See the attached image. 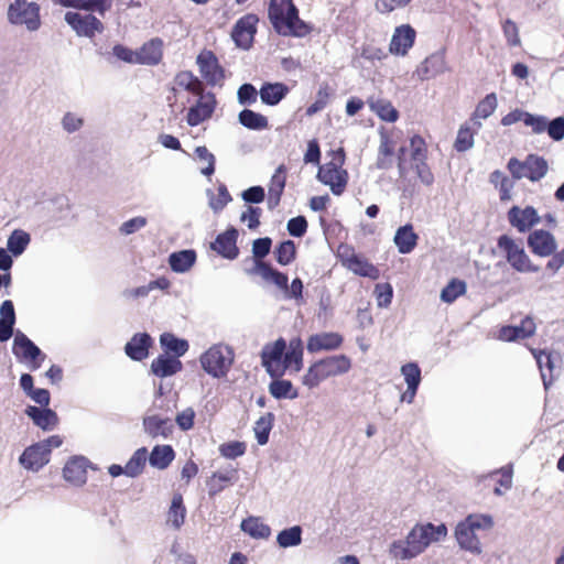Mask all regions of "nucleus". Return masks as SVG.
I'll list each match as a JSON object with an SVG mask.
<instances>
[{"label":"nucleus","instance_id":"f257e3e1","mask_svg":"<svg viewBox=\"0 0 564 564\" xmlns=\"http://www.w3.org/2000/svg\"><path fill=\"white\" fill-rule=\"evenodd\" d=\"M268 17L274 30L284 36H305L311 28L299 18V10L292 0H270Z\"/></svg>","mask_w":564,"mask_h":564},{"label":"nucleus","instance_id":"f03ea898","mask_svg":"<svg viewBox=\"0 0 564 564\" xmlns=\"http://www.w3.org/2000/svg\"><path fill=\"white\" fill-rule=\"evenodd\" d=\"M350 369L351 360L348 356H329L311 365L302 381L304 386L313 389L327 378L345 375Z\"/></svg>","mask_w":564,"mask_h":564},{"label":"nucleus","instance_id":"7ed1b4c3","mask_svg":"<svg viewBox=\"0 0 564 564\" xmlns=\"http://www.w3.org/2000/svg\"><path fill=\"white\" fill-rule=\"evenodd\" d=\"M234 360V349L223 343L214 344L199 357V362L204 371L215 379L225 378Z\"/></svg>","mask_w":564,"mask_h":564},{"label":"nucleus","instance_id":"20e7f679","mask_svg":"<svg viewBox=\"0 0 564 564\" xmlns=\"http://www.w3.org/2000/svg\"><path fill=\"white\" fill-rule=\"evenodd\" d=\"M40 11V6L34 1L13 0L7 8V21L10 25L36 32L42 25Z\"/></svg>","mask_w":564,"mask_h":564},{"label":"nucleus","instance_id":"39448f33","mask_svg":"<svg viewBox=\"0 0 564 564\" xmlns=\"http://www.w3.org/2000/svg\"><path fill=\"white\" fill-rule=\"evenodd\" d=\"M447 535L445 524L434 525L432 523L416 524L408 533V543L412 545L416 556L425 551L433 542H440Z\"/></svg>","mask_w":564,"mask_h":564},{"label":"nucleus","instance_id":"423d86ee","mask_svg":"<svg viewBox=\"0 0 564 564\" xmlns=\"http://www.w3.org/2000/svg\"><path fill=\"white\" fill-rule=\"evenodd\" d=\"M498 248L505 253L508 263L519 272H538L539 267L532 264L524 249L516 243L508 235H502L497 241Z\"/></svg>","mask_w":564,"mask_h":564},{"label":"nucleus","instance_id":"0eeeda50","mask_svg":"<svg viewBox=\"0 0 564 564\" xmlns=\"http://www.w3.org/2000/svg\"><path fill=\"white\" fill-rule=\"evenodd\" d=\"M412 169L415 171L421 183L431 186L434 183V175L426 163L427 150L422 137L415 134L410 140Z\"/></svg>","mask_w":564,"mask_h":564},{"label":"nucleus","instance_id":"6e6552de","mask_svg":"<svg viewBox=\"0 0 564 564\" xmlns=\"http://www.w3.org/2000/svg\"><path fill=\"white\" fill-rule=\"evenodd\" d=\"M343 162L344 158L338 163L328 162L319 166L317 172V180L329 186L332 193L337 196L344 193L348 182V173L341 169Z\"/></svg>","mask_w":564,"mask_h":564},{"label":"nucleus","instance_id":"1a4fd4ad","mask_svg":"<svg viewBox=\"0 0 564 564\" xmlns=\"http://www.w3.org/2000/svg\"><path fill=\"white\" fill-rule=\"evenodd\" d=\"M286 349V341L283 338L276 339L273 344H268L261 351V364L271 378H281L283 376L282 359Z\"/></svg>","mask_w":564,"mask_h":564},{"label":"nucleus","instance_id":"9d476101","mask_svg":"<svg viewBox=\"0 0 564 564\" xmlns=\"http://www.w3.org/2000/svg\"><path fill=\"white\" fill-rule=\"evenodd\" d=\"M12 352L18 359L32 362L33 370L40 368L41 361L45 359L42 350L21 330L14 334Z\"/></svg>","mask_w":564,"mask_h":564},{"label":"nucleus","instance_id":"9b49d317","mask_svg":"<svg viewBox=\"0 0 564 564\" xmlns=\"http://www.w3.org/2000/svg\"><path fill=\"white\" fill-rule=\"evenodd\" d=\"M65 21L78 36H86L90 40L95 37L96 33H101L105 29L102 22L93 14L69 11L65 14Z\"/></svg>","mask_w":564,"mask_h":564},{"label":"nucleus","instance_id":"f8f14e48","mask_svg":"<svg viewBox=\"0 0 564 564\" xmlns=\"http://www.w3.org/2000/svg\"><path fill=\"white\" fill-rule=\"evenodd\" d=\"M199 73L206 83L210 86L221 85L225 74L219 65L216 55L212 51H202L196 58Z\"/></svg>","mask_w":564,"mask_h":564},{"label":"nucleus","instance_id":"ddd939ff","mask_svg":"<svg viewBox=\"0 0 564 564\" xmlns=\"http://www.w3.org/2000/svg\"><path fill=\"white\" fill-rule=\"evenodd\" d=\"M259 19L256 14L249 13L241 17L234 25L231 37L236 45L240 48L248 50L257 33V24Z\"/></svg>","mask_w":564,"mask_h":564},{"label":"nucleus","instance_id":"4468645a","mask_svg":"<svg viewBox=\"0 0 564 564\" xmlns=\"http://www.w3.org/2000/svg\"><path fill=\"white\" fill-rule=\"evenodd\" d=\"M199 99L197 102L192 106L188 109L187 116H186V122L191 127H196L204 122L205 120L209 119L216 108V98L213 93H202V95H198Z\"/></svg>","mask_w":564,"mask_h":564},{"label":"nucleus","instance_id":"2eb2a0df","mask_svg":"<svg viewBox=\"0 0 564 564\" xmlns=\"http://www.w3.org/2000/svg\"><path fill=\"white\" fill-rule=\"evenodd\" d=\"M344 343V337L339 333L323 332L311 335L307 339L306 349L311 354L319 351H332L338 349Z\"/></svg>","mask_w":564,"mask_h":564},{"label":"nucleus","instance_id":"dca6fc26","mask_svg":"<svg viewBox=\"0 0 564 564\" xmlns=\"http://www.w3.org/2000/svg\"><path fill=\"white\" fill-rule=\"evenodd\" d=\"M528 246L539 257H549L557 248L554 236L543 229L534 230L528 236Z\"/></svg>","mask_w":564,"mask_h":564},{"label":"nucleus","instance_id":"f3484780","mask_svg":"<svg viewBox=\"0 0 564 564\" xmlns=\"http://www.w3.org/2000/svg\"><path fill=\"white\" fill-rule=\"evenodd\" d=\"M238 230L234 227L219 234L210 245L212 249L226 259L234 260L238 257L237 247Z\"/></svg>","mask_w":564,"mask_h":564},{"label":"nucleus","instance_id":"a211bd4d","mask_svg":"<svg viewBox=\"0 0 564 564\" xmlns=\"http://www.w3.org/2000/svg\"><path fill=\"white\" fill-rule=\"evenodd\" d=\"M39 443L26 447L19 457L20 465L26 470L37 473L50 462V456Z\"/></svg>","mask_w":564,"mask_h":564},{"label":"nucleus","instance_id":"6ab92c4d","mask_svg":"<svg viewBox=\"0 0 564 564\" xmlns=\"http://www.w3.org/2000/svg\"><path fill=\"white\" fill-rule=\"evenodd\" d=\"M447 69L445 54L442 51L427 56L416 68V75L421 80L434 78Z\"/></svg>","mask_w":564,"mask_h":564},{"label":"nucleus","instance_id":"aec40b11","mask_svg":"<svg viewBox=\"0 0 564 564\" xmlns=\"http://www.w3.org/2000/svg\"><path fill=\"white\" fill-rule=\"evenodd\" d=\"M508 219L520 232L530 230L540 220L536 210L531 206L523 209L518 206L511 207L508 212Z\"/></svg>","mask_w":564,"mask_h":564},{"label":"nucleus","instance_id":"412c9836","mask_svg":"<svg viewBox=\"0 0 564 564\" xmlns=\"http://www.w3.org/2000/svg\"><path fill=\"white\" fill-rule=\"evenodd\" d=\"M88 459L83 456L72 457L63 468L64 479L73 486H83L87 480Z\"/></svg>","mask_w":564,"mask_h":564},{"label":"nucleus","instance_id":"4be33fe9","mask_svg":"<svg viewBox=\"0 0 564 564\" xmlns=\"http://www.w3.org/2000/svg\"><path fill=\"white\" fill-rule=\"evenodd\" d=\"M415 35V30L411 25L398 26L390 42V52L397 55H405L413 46Z\"/></svg>","mask_w":564,"mask_h":564},{"label":"nucleus","instance_id":"5701e85b","mask_svg":"<svg viewBox=\"0 0 564 564\" xmlns=\"http://www.w3.org/2000/svg\"><path fill=\"white\" fill-rule=\"evenodd\" d=\"M535 332V324L530 316H525L520 325L503 326L499 330V339L505 341H513L524 339L532 336Z\"/></svg>","mask_w":564,"mask_h":564},{"label":"nucleus","instance_id":"b1692460","mask_svg":"<svg viewBox=\"0 0 564 564\" xmlns=\"http://www.w3.org/2000/svg\"><path fill=\"white\" fill-rule=\"evenodd\" d=\"M151 345L152 338L148 333H138L126 344L124 352L132 360L141 361L148 357Z\"/></svg>","mask_w":564,"mask_h":564},{"label":"nucleus","instance_id":"393cba45","mask_svg":"<svg viewBox=\"0 0 564 564\" xmlns=\"http://www.w3.org/2000/svg\"><path fill=\"white\" fill-rule=\"evenodd\" d=\"M25 414L33 421V423L43 431H52L58 423V416L55 411L50 408H37L29 405L25 409Z\"/></svg>","mask_w":564,"mask_h":564},{"label":"nucleus","instance_id":"a878e982","mask_svg":"<svg viewBox=\"0 0 564 564\" xmlns=\"http://www.w3.org/2000/svg\"><path fill=\"white\" fill-rule=\"evenodd\" d=\"M143 429L152 438H167L173 432V423L169 417L148 415L143 417Z\"/></svg>","mask_w":564,"mask_h":564},{"label":"nucleus","instance_id":"bb28decb","mask_svg":"<svg viewBox=\"0 0 564 564\" xmlns=\"http://www.w3.org/2000/svg\"><path fill=\"white\" fill-rule=\"evenodd\" d=\"M285 172L286 169L284 165H280L274 174L271 177L269 191H268V208L270 210H273L275 207L279 206L281 196L283 194L284 187H285Z\"/></svg>","mask_w":564,"mask_h":564},{"label":"nucleus","instance_id":"cd10ccee","mask_svg":"<svg viewBox=\"0 0 564 564\" xmlns=\"http://www.w3.org/2000/svg\"><path fill=\"white\" fill-rule=\"evenodd\" d=\"M182 370L180 359L167 354H162L152 360L151 371L161 378L170 377Z\"/></svg>","mask_w":564,"mask_h":564},{"label":"nucleus","instance_id":"c85d7f7f","mask_svg":"<svg viewBox=\"0 0 564 564\" xmlns=\"http://www.w3.org/2000/svg\"><path fill=\"white\" fill-rule=\"evenodd\" d=\"M283 373L286 369H293L294 371H300L303 367V346L301 339H292L289 344L288 349H285L283 359Z\"/></svg>","mask_w":564,"mask_h":564},{"label":"nucleus","instance_id":"c756f323","mask_svg":"<svg viewBox=\"0 0 564 564\" xmlns=\"http://www.w3.org/2000/svg\"><path fill=\"white\" fill-rule=\"evenodd\" d=\"M237 480V469L229 468L223 471H215L207 480L208 495L214 497L221 492L226 484H234Z\"/></svg>","mask_w":564,"mask_h":564},{"label":"nucleus","instance_id":"7c9ffc66","mask_svg":"<svg viewBox=\"0 0 564 564\" xmlns=\"http://www.w3.org/2000/svg\"><path fill=\"white\" fill-rule=\"evenodd\" d=\"M196 262V252L193 249H185L176 252H172L169 256V264L171 270L176 273H185Z\"/></svg>","mask_w":564,"mask_h":564},{"label":"nucleus","instance_id":"2f4dec72","mask_svg":"<svg viewBox=\"0 0 564 564\" xmlns=\"http://www.w3.org/2000/svg\"><path fill=\"white\" fill-rule=\"evenodd\" d=\"M393 241L400 253H410L417 243V235L411 224L398 228Z\"/></svg>","mask_w":564,"mask_h":564},{"label":"nucleus","instance_id":"473e14b6","mask_svg":"<svg viewBox=\"0 0 564 564\" xmlns=\"http://www.w3.org/2000/svg\"><path fill=\"white\" fill-rule=\"evenodd\" d=\"M162 42L160 40H151L143 44L137 51V64L141 65H156L162 58Z\"/></svg>","mask_w":564,"mask_h":564},{"label":"nucleus","instance_id":"72a5a7b5","mask_svg":"<svg viewBox=\"0 0 564 564\" xmlns=\"http://www.w3.org/2000/svg\"><path fill=\"white\" fill-rule=\"evenodd\" d=\"M456 540L462 549L470 552H480L479 540L475 531L465 521L457 524L455 529Z\"/></svg>","mask_w":564,"mask_h":564},{"label":"nucleus","instance_id":"f704fd0d","mask_svg":"<svg viewBox=\"0 0 564 564\" xmlns=\"http://www.w3.org/2000/svg\"><path fill=\"white\" fill-rule=\"evenodd\" d=\"M288 93V86L282 83H265L260 88L259 95L263 104L274 106L279 104Z\"/></svg>","mask_w":564,"mask_h":564},{"label":"nucleus","instance_id":"c9c22d12","mask_svg":"<svg viewBox=\"0 0 564 564\" xmlns=\"http://www.w3.org/2000/svg\"><path fill=\"white\" fill-rule=\"evenodd\" d=\"M174 457L175 453L171 445H155L150 453L149 463L154 468L165 469Z\"/></svg>","mask_w":564,"mask_h":564},{"label":"nucleus","instance_id":"e433bc0d","mask_svg":"<svg viewBox=\"0 0 564 564\" xmlns=\"http://www.w3.org/2000/svg\"><path fill=\"white\" fill-rule=\"evenodd\" d=\"M524 167H527V178L532 182L543 178L549 170L546 160L535 154H530L525 158Z\"/></svg>","mask_w":564,"mask_h":564},{"label":"nucleus","instance_id":"4c0bfd02","mask_svg":"<svg viewBox=\"0 0 564 564\" xmlns=\"http://www.w3.org/2000/svg\"><path fill=\"white\" fill-rule=\"evenodd\" d=\"M346 265L350 271L360 276L370 278L372 280L379 278L378 268H376L372 263L368 262L367 260L356 254H351L349 258L346 259Z\"/></svg>","mask_w":564,"mask_h":564},{"label":"nucleus","instance_id":"58836bf2","mask_svg":"<svg viewBox=\"0 0 564 564\" xmlns=\"http://www.w3.org/2000/svg\"><path fill=\"white\" fill-rule=\"evenodd\" d=\"M256 271L265 281H271L279 289L288 291L289 278L286 274L273 269L270 264L259 261L256 263Z\"/></svg>","mask_w":564,"mask_h":564},{"label":"nucleus","instance_id":"ea45409f","mask_svg":"<svg viewBox=\"0 0 564 564\" xmlns=\"http://www.w3.org/2000/svg\"><path fill=\"white\" fill-rule=\"evenodd\" d=\"M497 105V96L495 93L488 94L478 102L473 117L474 126L477 130L481 128L479 119H487L490 117L495 112Z\"/></svg>","mask_w":564,"mask_h":564},{"label":"nucleus","instance_id":"a19ab883","mask_svg":"<svg viewBox=\"0 0 564 564\" xmlns=\"http://www.w3.org/2000/svg\"><path fill=\"white\" fill-rule=\"evenodd\" d=\"M531 351H532V355L539 366L543 384H544L545 389H547L550 387V384L552 383V375L551 373L554 368L552 355L544 350L532 349Z\"/></svg>","mask_w":564,"mask_h":564},{"label":"nucleus","instance_id":"79ce46f5","mask_svg":"<svg viewBox=\"0 0 564 564\" xmlns=\"http://www.w3.org/2000/svg\"><path fill=\"white\" fill-rule=\"evenodd\" d=\"M174 83L177 87L194 95H202L204 91L203 82L189 70H182L176 74Z\"/></svg>","mask_w":564,"mask_h":564},{"label":"nucleus","instance_id":"37998d69","mask_svg":"<svg viewBox=\"0 0 564 564\" xmlns=\"http://www.w3.org/2000/svg\"><path fill=\"white\" fill-rule=\"evenodd\" d=\"M367 102L370 109L377 113L381 120L387 122H394L398 120V110L389 100L370 98Z\"/></svg>","mask_w":564,"mask_h":564},{"label":"nucleus","instance_id":"c03bdc74","mask_svg":"<svg viewBox=\"0 0 564 564\" xmlns=\"http://www.w3.org/2000/svg\"><path fill=\"white\" fill-rule=\"evenodd\" d=\"M160 344L167 352H173L175 358L184 356L188 350V341L182 338H177L171 333H163L160 336Z\"/></svg>","mask_w":564,"mask_h":564},{"label":"nucleus","instance_id":"a18cd8bd","mask_svg":"<svg viewBox=\"0 0 564 564\" xmlns=\"http://www.w3.org/2000/svg\"><path fill=\"white\" fill-rule=\"evenodd\" d=\"M270 394L278 399H296L299 397L297 390L294 389L290 380L273 378L269 384Z\"/></svg>","mask_w":564,"mask_h":564},{"label":"nucleus","instance_id":"49530a36","mask_svg":"<svg viewBox=\"0 0 564 564\" xmlns=\"http://www.w3.org/2000/svg\"><path fill=\"white\" fill-rule=\"evenodd\" d=\"M31 241L29 232L22 229H15L11 232L7 241V249L12 256H21Z\"/></svg>","mask_w":564,"mask_h":564},{"label":"nucleus","instance_id":"de8ad7c7","mask_svg":"<svg viewBox=\"0 0 564 564\" xmlns=\"http://www.w3.org/2000/svg\"><path fill=\"white\" fill-rule=\"evenodd\" d=\"M240 527L243 532L254 539H268L271 534L270 527L257 517H249L248 519H245Z\"/></svg>","mask_w":564,"mask_h":564},{"label":"nucleus","instance_id":"09e8293b","mask_svg":"<svg viewBox=\"0 0 564 564\" xmlns=\"http://www.w3.org/2000/svg\"><path fill=\"white\" fill-rule=\"evenodd\" d=\"M239 123L250 130H263L269 126L267 117L250 109H243L238 115Z\"/></svg>","mask_w":564,"mask_h":564},{"label":"nucleus","instance_id":"8fccbe9b","mask_svg":"<svg viewBox=\"0 0 564 564\" xmlns=\"http://www.w3.org/2000/svg\"><path fill=\"white\" fill-rule=\"evenodd\" d=\"M186 508L183 505V497L180 494L173 496L171 507L167 512V523L174 529H180L185 520Z\"/></svg>","mask_w":564,"mask_h":564},{"label":"nucleus","instance_id":"3c124183","mask_svg":"<svg viewBox=\"0 0 564 564\" xmlns=\"http://www.w3.org/2000/svg\"><path fill=\"white\" fill-rule=\"evenodd\" d=\"M148 458V449L145 447L138 448L124 466L126 476L135 478L142 474Z\"/></svg>","mask_w":564,"mask_h":564},{"label":"nucleus","instance_id":"603ef678","mask_svg":"<svg viewBox=\"0 0 564 564\" xmlns=\"http://www.w3.org/2000/svg\"><path fill=\"white\" fill-rule=\"evenodd\" d=\"M274 419V414L268 412L256 421L253 431L259 445H265L268 443Z\"/></svg>","mask_w":564,"mask_h":564},{"label":"nucleus","instance_id":"864d4df0","mask_svg":"<svg viewBox=\"0 0 564 564\" xmlns=\"http://www.w3.org/2000/svg\"><path fill=\"white\" fill-rule=\"evenodd\" d=\"M276 542L283 549L300 545L302 542V528L294 525L282 530L276 536Z\"/></svg>","mask_w":564,"mask_h":564},{"label":"nucleus","instance_id":"5fc2aeb1","mask_svg":"<svg viewBox=\"0 0 564 564\" xmlns=\"http://www.w3.org/2000/svg\"><path fill=\"white\" fill-rule=\"evenodd\" d=\"M389 554L392 558L402 561L416 557L412 545L408 543V536L405 540L393 541L389 546Z\"/></svg>","mask_w":564,"mask_h":564},{"label":"nucleus","instance_id":"6e6d98bb","mask_svg":"<svg viewBox=\"0 0 564 564\" xmlns=\"http://www.w3.org/2000/svg\"><path fill=\"white\" fill-rule=\"evenodd\" d=\"M466 292V283L453 279L441 292V300L445 303H453L458 296Z\"/></svg>","mask_w":564,"mask_h":564},{"label":"nucleus","instance_id":"4d7b16f0","mask_svg":"<svg viewBox=\"0 0 564 564\" xmlns=\"http://www.w3.org/2000/svg\"><path fill=\"white\" fill-rule=\"evenodd\" d=\"M295 243L292 240L281 242L274 253L275 259L281 265L290 264L295 258Z\"/></svg>","mask_w":564,"mask_h":564},{"label":"nucleus","instance_id":"13d9d810","mask_svg":"<svg viewBox=\"0 0 564 564\" xmlns=\"http://www.w3.org/2000/svg\"><path fill=\"white\" fill-rule=\"evenodd\" d=\"M209 196V207L215 212H221L225 206L231 202V196L225 184H220L218 186V194L215 196L213 193L208 192Z\"/></svg>","mask_w":564,"mask_h":564},{"label":"nucleus","instance_id":"bf43d9fd","mask_svg":"<svg viewBox=\"0 0 564 564\" xmlns=\"http://www.w3.org/2000/svg\"><path fill=\"white\" fill-rule=\"evenodd\" d=\"M474 134L475 131L470 129L467 124L462 126L458 130L456 140H455V149L458 152H465L474 147Z\"/></svg>","mask_w":564,"mask_h":564},{"label":"nucleus","instance_id":"052dcab7","mask_svg":"<svg viewBox=\"0 0 564 564\" xmlns=\"http://www.w3.org/2000/svg\"><path fill=\"white\" fill-rule=\"evenodd\" d=\"M195 154L199 161L206 163V166L200 169V173L205 176L213 175L215 172V155L204 145L197 147Z\"/></svg>","mask_w":564,"mask_h":564},{"label":"nucleus","instance_id":"680f3d73","mask_svg":"<svg viewBox=\"0 0 564 564\" xmlns=\"http://www.w3.org/2000/svg\"><path fill=\"white\" fill-rule=\"evenodd\" d=\"M401 375L408 387H419L421 383V369L415 362H408L401 367Z\"/></svg>","mask_w":564,"mask_h":564},{"label":"nucleus","instance_id":"e2e57ef3","mask_svg":"<svg viewBox=\"0 0 564 564\" xmlns=\"http://www.w3.org/2000/svg\"><path fill=\"white\" fill-rule=\"evenodd\" d=\"M246 444L243 442H228L219 446V453L223 457L235 459L246 453Z\"/></svg>","mask_w":564,"mask_h":564},{"label":"nucleus","instance_id":"0e129e2a","mask_svg":"<svg viewBox=\"0 0 564 564\" xmlns=\"http://www.w3.org/2000/svg\"><path fill=\"white\" fill-rule=\"evenodd\" d=\"M112 64L115 61H122L128 64H137V51H132L131 48L116 44L112 46Z\"/></svg>","mask_w":564,"mask_h":564},{"label":"nucleus","instance_id":"69168bd1","mask_svg":"<svg viewBox=\"0 0 564 564\" xmlns=\"http://www.w3.org/2000/svg\"><path fill=\"white\" fill-rule=\"evenodd\" d=\"M502 32H503V35H505L506 41L509 46H520L521 45V40L519 36V28L516 24V22H513L510 19H507L502 23Z\"/></svg>","mask_w":564,"mask_h":564},{"label":"nucleus","instance_id":"338daca9","mask_svg":"<svg viewBox=\"0 0 564 564\" xmlns=\"http://www.w3.org/2000/svg\"><path fill=\"white\" fill-rule=\"evenodd\" d=\"M549 119L545 116L532 115L527 112L524 115V124L532 129L533 133L540 134L545 132Z\"/></svg>","mask_w":564,"mask_h":564},{"label":"nucleus","instance_id":"774afa93","mask_svg":"<svg viewBox=\"0 0 564 564\" xmlns=\"http://www.w3.org/2000/svg\"><path fill=\"white\" fill-rule=\"evenodd\" d=\"M545 132L553 141H561L564 139V117H556L549 120Z\"/></svg>","mask_w":564,"mask_h":564}]
</instances>
